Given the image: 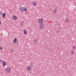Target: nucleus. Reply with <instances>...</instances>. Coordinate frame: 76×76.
<instances>
[{"mask_svg":"<svg viewBox=\"0 0 76 76\" xmlns=\"http://www.w3.org/2000/svg\"><path fill=\"white\" fill-rule=\"evenodd\" d=\"M3 47L0 45V50H3Z\"/></svg>","mask_w":76,"mask_h":76,"instance_id":"ddd939ff","label":"nucleus"},{"mask_svg":"<svg viewBox=\"0 0 76 76\" xmlns=\"http://www.w3.org/2000/svg\"><path fill=\"white\" fill-rule=\"evenodd\" d=\"M3 61L2 60H0V63H3Z\"/></svg>","mask_w":76,"mask_h":76,"instance_id":"f3484780","label":"nucleus"},{"mask_svg":"<svg viewBox=\"0 0 76 76\" xmlns=\"http://www.w3.org/2000/svg\"><path fill=\"white\" fill-rule=\"evenodd\" d=\"M13 42L14 44H16L18 42V39L16 38H15V39L13 40Z\"/></svg>","mask_w":76,"mask_h":76,"instance_id":"423d86ee","label":"nucleus"},{"mask_svg":"<svg viewBox=\"0 0 76 76\" xmlns=\"http://www.w3.org/2000/svg\"><path fill=\"white\" fill-rule=\"evenodd\" d=\"M32 4H33V6H36L37 5V2L35 1L33 2L32 3Z\"/></svg>","mask_w":76,"mask_h":76,"instance_id":"6e6552de","label":"nucleus"},{"mask_svg":"<svg viewBox=\"0 0 76 76\" xmlns=\"http://www.w3.org/2000/svg\"><path fill=\"white\" fill-rule=\"evenodd\" d=\"M34 42H35V43H37L38 42V40L37 39H35L34 40Z\"/></svg>","mask_w":76,"mask_h":76,"instance_id":"2eb2a0df","label":"nucleus"},{"mask_svg":"<svg viewBox=\"0 0 76 76\" xmlns=\"http://www.w3.org/2000/svg\"><path fill=\"white\" fill-rule=\"evenodd\" d=\"M12 18V19H13V20H17V19H18L17 17L15 15L13 16Z\"/></svg>","mask_w":76,"mask_h":76,"instance_id":"39448f33","label":"nucleus"},{"mask_svg":"<svg viewBox=\"0 0 76 76\" xmlns=\"http://www.w3.org/2000/svg\"><path fill=\"white\" fill-rule=\"evenodd\" d=\"M3 11H1L0 12V15H3Z\"/></svg>","mask_w":76,"mask_h":76,"instance_id":"a211bd4d","label":"nucleus"},{"mask_svg":"<svg viewBox=\"0 0 76 76\" xmlns=\"http://www.w3.org/2000/svg\"><path fill=\"white\" fill-rule=\"evenodd\" d=\"M26 69L27 70H28L29 71H31L32 70V68L31 67L29 66H28L27 67Z\"/></svg>","mask_w":76,"mask_h":76,"instance_id":"20e7f679","label":"nucleus"},{"mask_svg":"<svg viewBox=\"0 0 76 76\" xmlns=\"http://www.w3.org/2000/svg\"><path fill=\"white\" fill-rule=\"evenodd\" d=\"M5 71L7 73H10L11 71V69L9 67H7L6 68Z\"/></svg>","mask_w":76,"mask_h":76,"instance_id":"f257e3e1","label":"nucleus"},{"mask_svg":"<svg viewBox=\"0 0 76 76\" xmlns=\"http://www.w3.org/2000/svg\"><path fill=\"white\" fill-rule=\"evenodd\" d=\"M10 53H13L14 52V50L12 49H10Z\"/></svg>","mask_w":76,"mask_h":76,"instance_id":"9b49d317","label":"nucleus"},{"mask_svg":"<svg viewBox=\"0 0 76 76\" xmlns=\"http://www.w3.org/2000/svg\"><path fill=\"white\" fill-rule=\"evenodd\" d=\"M54 13H56L57 12V9H55L54 10Z\"/></svg>","mask_w":76,"mask_h":76,"instance_id":"4468645a","label":"nucleus"},{"mask_svg":"<svg viewBox=\"0 0 76 76\" xmlns=\"http://www.w3.org/2000/svg\"><path fill=\"white\" fill-rule=\"evenodd\" d=\"M1 21L0 20V25H1Z\"/></svg>","mask_w":76,"mask_h":76,"instance_id":"412c9836","label":"nucleus"},{"mask_svg":"<svg viewBox=\"0 0 76 76\" xmlns=\"http://www.w3.org/2000/svg\"><path fill=\"white\" fill-rule=\"evenodd\" d=\"M2 64L3 66H5L6 65V62L4 61H3L2 62Z\"/></svg>","mask_w":76,"mask_h":76,"instance_id":"f8f14e48","label":"nucleus"},{"mask_svg":"<svg viewBox=\"0 0 76 76\" xmlns=\"http://www.w3.org/2000/svg\"><path fill=\"white\" fill-rule=\"evenodd\" d=\"M71 54H74V52L73 50H71Z\"/></svg>","mask_w":76,"mask_h":76,"instance_id":"6ab92c4d","label":"nucleus"},{"mask_svg":"<svg viewBox=\"0 0 76 76\" xmlns=\"http://www.w3.org/2000/svg\"><path fill=\"white\" fill-rule=\"evenodd\" d=\"M74 48V49H75V47Z\"/></svg>","mask_w":76,"mask_h":76,"instance_id":"4be33fe9","label":"nucleus"},{"mask_svg":"<svg viewBox=\"0 0 76 76\" xmlns=\"http://www.w3.org/2000/svg\"><path fill=\"white\" fill-rule=\"evenodd\" d=\"M23 32L25 35H26L27 34V31L26 30L24 29L23 30Z\"/></svg>","mask_w":76,"mask_h":76,"instance_id":"9d476101","label":"nucleus"},{"mask_svg":"<svg viewBox=\"0 0 76 76\" xmlns=\"http://www.w3.org/2000/svg\"><path fill=\"white\" fill-rule=\"evenodd\" d=\"M69 19L67 18L66 19V22H69Z\"/></svg>","mask_w":76,"mask_h":76,"instance_id":"dca6fc26","label":"nucleus"},{"mask_svg":"<svg viewBox=\"0 0 76 76\" xmlns=\"http://www.w3.org/2000/svg\"><path fill=\"white\" fill-rule=\"evenodd\" d=\"M40 24V29H42V28H43L44 27V25L42 23Z\"/></svg>","mask_w":76,"mask_h":76,"instance_id":"0eeeda50","label":"nucleus"},{"mask_svg":"<svg viewBox=\"0 0 76 76\" xmlns=\"http://www.w3.org/2000/svg\"><path fill=\"white\" fill-rule=\"evenodd\" d=\"M38 22L39 24H41L43 23V19L42 18H40L38 20Z\"/></svg>","mask_w":76,"mask_h":76,"instance_id":"f03ea898","label":"nucleus"},{"mask_svg":"<svg viewBox=\"0 0 76 76\" xmlns=\"http://www.w3.org/2000/svg\"><path fill=\"white\" fill-rule=\"evenodd\" d=\"M2 18H5V17H6V13L4 12L2 15Z\"/></svg>","mask_w":76,"mask_h":76,"instance_id":"1a4fd4ad","label":"nucleus"},{"mask_svg":"<svg viewBox=\"0 0 76 76\" xmlns=\"http://www.w3.org/2000/svg\"><path fill=\"white\" fill-rule=\"evenodd\" d=\"M22 9H23L24 11H25V12H28V9H27V7H22Z\"/></svg>","mask_w":76,"mask_h":76,"instance_id":"7ed1b4c3","label":"nucleus"},{"mask_svg":"<svg viewBox=\"0 0 76 76\" xmlns=\"http://www.w3.org/2000/svg\"><path fill=\"white\" fill-rule=\"evenodd\" d=\"M30 66H33V64L32 63H31L30 65Z\"/></svg>","mask_w":76,"mask_h":76,"instance_id":"aec40b11","label":"nucleus"}]
</instances>
